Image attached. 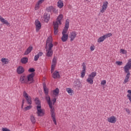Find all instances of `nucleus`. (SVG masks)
<instances>
[{"label": "nucleus", "mask_w": 131, "mask_h": 131, "mask_svg": "<svg viewBox=\"0 0 131 131\" xmlns=\"http://www.w3.org/2000/svg\"><path fill=\"white\" fill-rule=\"evenodd\" d=\"M124 71L126 73V75L125 77L124 82L123 83L125 84L126 82H128L129 79V76L130 75V73H129V69H131V59H129L126 64L124 67Z\"/></svg>", "instance_id": "f257e3e1"}, {"label": "nucleus", "mask_w": 131, "mask_h": 131, "mask_svg": "<svg viewBox=\"0 0 131 131\" xmlns=\"http://www.w3.org/2000/svg\"><path fill=\"white\" fill-rule=\"evenodd\" d=\"M62 19H63V15L62 14H60L57 17L56 21H53V23L54 34H55V35L58 34V32H59V25H61V24H62Z\"/></svg>", "instance_id": "f03ea898"}, {"label": "nucleus", "mask_w": 131, "mask_h": 131, "mask_svg": "<svg viewBox=\"0 0 131 131\" xmlns=\"http://www.w3.org/2000/svg\"><path fill=\"white\" fill-rule=\"evenodd\" d=\"M37 111L38 116L42 117L45 115V113H43V111L41 110V106H37Z\"/></svg>", "instance_id": "7ed1b4c3"}, {"label": "nucleus", "mask_w": 131, "mask_h": 131, "mask_svg": "<svg viewBox=\"0 0 131 131\" xmlns=\"http://www.w3.org/2000/svg\"><path fill=\"white\" fill-rule=\"evenodd\" d=\"M50 112L53 122L55 125H57V121H56V115L55 114V110H50Z\"/></svg>", "instance_id": "20e7f679"}, {"label": "nucleus", "mask_w": 131, "mask_h": 131, "mask_svg": "<svg viewBox=\"0 0 131 131\" xmlns=\"http://www.w3.org/2000/svg\"><path fill=\"white\" fill-rule=\"evenodd\" d=\"M108 2L106 1L105 2L103 3V4L102 5L101 8V10H100L101 13H104L105 11L107 10V8H108Z\"/></svg>", "instance_id": "39448f33"}, {"label": "nucleus", "mask_w": 131, "mask_h": 131, "mask_svg": "<svg viewBox=\"0 0 131 131\" xmlns=\"http://www.w3.org/2000/svg\"><path fill=\"white\" fill-rule=\"evenodd\" d=\"M35 25L36 26V31L38 32L40 30V28H41V24H40V22L38 20H36Z\"/></svg>", "instance_id": "423d86ee"}, {"label": "nucleus", "mask_w": 131, "mask_h": 131, "mask_svg": "<svg viewBox=\"0 0 131 131\" xmlns=\"http://www.w3.org/2000/svg\"><path fill=\"white\" fill-rule=\"evenodd\" d=\"M76 35H77L76 32L75 31H73L70 33L69 37L70 38H71L70 39L71 41H73V40H74L75 37H76Z\"/></svg>", "instance_id": "0eeeda50"}, {"label": "nucleus", "mask_w": 131, "mask_h": 131, "mask_svg": "<svg viewBox=\"0 0 131 131\" xmlns=\"http://www.w3.org/2000/svg\"><path fill=\"white\" fill-rule=\"evenodd\" d=\"M0 21L2 22V23H3V24H5L7 25V26H8V27H10L11 26V25L9 24V21L8 20L5 19L2 16L0 15Z\"/></svg>", "instance_id": "6e6552de"}, {"label": "nucleus", "mask_w": 131, "mask_h": 131, "mask_svg": "<svg viewBox=\"0 0 131 131\" xmlns=\"http://www.w3.org/2000/svg\"><path fill=\"white\" fill-rule=\"evenodd\" d=\"M34 75H35L34 73H32L29 74L27 78V82L33 81V77H34Z\"/></svg>", "instance_id": "1a4fd4ad"}, {"label": "nucleus", "mask_w": 131, "mask_h": 131, "mask_svg": "<svg viewBox=\"0 0 131 131\" xmlns=\"http://www.w3.org/2000/svg\"><path fill=\"white\" fill-rule=\"evenodd\" d=\"M83 64L82 66L83 67V70L81 72V77H82V78L84 77V76L85 75V70H86V67L85 64H84V63H83Z\"/></svg>", "instance_id": "9d476101"}, {"label": "nucleus", "mask_w": 131, "mask_h": 131, "mask_svg": "<svg viewBox=\"0 0 131 131\" xmlns=\"http://www.w3.org/2000/svg\"><path fill=\"white\" fill-rule=\"evenodd\" d=\"M48 44V50H49V51H52V48H53V47H54V45H53V43H52V42H51V40H50V38H48L47 40V42H46V45Z\"/></svg>", "instance_id": "9b49d317"}, {"label": "nucleus", "mask_w": 131, "mask_h": 131, "mask_svg": "<svg viewBox=\"0 0 131 131\" xmlns=\"http://www.w3.org/2000/svg\"><path fill=\"white\" fill-rule=\"evenodd\" d=\"M107 121L111 123H115L116 122V118L114 116L107 118Z\"/></svg>", "instance_id": "f8f14e48"}, {"label": "nucleus", "mask_w": 131, "mask_h": 131, "mask_svg": "<svg viewBox=\"0 0 131 131\" xmlns=\"http://www.w3.org/2000/svg\"><path fill=\"white\" fill-rule=\"evenodd\" d=\"M51 18L50 14L46 12L44 14V18H45V21L46 22V23H48L49 21L50 20V18Z\"/></svg>", "instance_id": "ddd939ff"}, {"label": "nucleus", "mask_w": 131, "mask_h": 131, "mask_svg": "<svg viewBox=\"0 0 131 131\" xmlns=\"http://www.w3.org/2000/svg\"><path fill=\"white\" fill-rule=\"evenodd\" d=\"M52 77L54 79H56V78H60V73L57 71H55L52 75Z\"/></svg>", "instance_id": "4468645a"}, {"label": "nucleus", "mask_w": 131, "mask_h": 131, "mask_svg": "<svg viewBox=\"0 0 131 131\" xmlns=\"http://www.w3.org/2000/svg\"><path fill=\"white\" fill-rule=\"evenodd\" d=\"M68 37H69V36L67 34L62 35V36L61 37L62 41H63V42L67 41V40H68Z\"/></svg>", "instance_id": "2eb2a0df"}, {"label": "nucleus", "mask_w": 131, "mask_h": 131, "mask_svg": "<svg viewBox=\"0 0 131 131\" xmlns=\"http://www.w3.org/2000/svg\"><path fill=\"white\" fill-rule=\"evenodd\" d=\"M33 49V47L32 46H30L25 51L24 55H28L31 53V51Z\"/></svg>", "instance_id": "dca6fc26"}, {"label": "nucleus", "mask_w": 131, "mask_h": 131, "mask_svg": "<svg viewBox=\"0 0 131 131\" xmlns=\"http://www.w3.org/2000/svg\"><path fill=\"white\" fill-rule=\"evenodd\" d=\"M46 11L48 13H52L55 11V8L53 6H49L46 8Z\"/></svg>", "instance_id": "f3484780"}, {"label": "nucleus", "mask_w": 131, "mask_h": 131, "mask_svg": "<svg viewBox=\"0 0 131 131\" xmlns=\"http://www.w3.org/2000/svg\"><path fill=\"white\" fill-rule=\"evenodd\" d=\"M106 38H107V35H103L101 37H100L98 39V42H102L103 41H104V40H105V39H106Z\"/></svg>", "instance_id": "a211bd4d"}, {"label": "nucleus", "mask_w": 131, "mask_h": 131, "mask_svg": "<svg viewBox=\"0 0 131 131\" xmlns=\"http://www.w3.org/2000/svg\"><path fill=\"white\" fill-rule=\"evenodd\" d=\"M17 72L18 74H22L24 72V68L23 67H19L17 69Z\"/></svg>", "instance_id": "6ab92c4d"}, {"label": "nucleus", "mask_w": 131, "mask_h": 131, "mask_svg": "<svg viewBox=\"0 0 131 131\" xmlns=\"http://www.w3.org/2000/svg\"><path fill=\"white\" fill-rule=\"evenodd\" d=\"M34 101L35 103L36 104V105H37V107H38L39 106H41V102H40V100H39V99H38V97H36L35 99H34Z\"/></svg>", "instance_id": "aec40b11"}, {"label": "nucleus", "mask_w": 131, "mask_h": 131, "mask_svg": "<svg viewBox=\"0 0 131 131\" xmlns=\"http://www.w3.org/2000/svg\"><path fill=\"white\" fill-rule=\"evenodd\" d=\"M43 89L44 91V93L45 95H49V89L47 88V86H46V84H43Z\"/></svg>", "instance_id": "412c9836"}, {"label": "nucleus", "mask_w": 131, "mask_h": 131, "mask_svg": "<svg viewBox=\"0 0 131 131\" xmlns=\"http://www.w3.org/2000/svg\"><path fill=\"white\" fill-rule=\"evenodd\" d=\"M74 88H76V86L77 88H80V86H81L80 82H79V81H77L74 82Z\"/></svg>", "instance_id": "4be33fe9"}, {"label": "nucleus", "mask_w": 131, "mask_h": 131, "mask_svg": "<svg viewBox=\"0 0 131 131\" xmlns=\"http://www.w3.org/2000/svg\"><path fill=\"white\" fill-rule=\"evenodd\" d=\"M26 100L28 104V105H31L32 104V98H31V96L26 98Z\"/></svg>", "instance_id": "5701e85b"}, {"label": "nucleus", "mask_w": 131, "mask_h": 131, "mask_svg": "<svg viewBox=\"0 0 131 131\" xmlns=\"http://www.w3.org/2000/svg\"><path fill=\"white\" fill-rule=\"evenodd\" d=\"M46 56L47 57H52L53 56V50H48Z\"/></svg>", "instance_id": "b1692460"}, {"label": "nucleus", "mask_w": 131, "mask_h": 131, "mask_svg": "<svg viewBox=\"0 0 131 131\" xmlns=\"http://www.w3.org/2000/svg\"><path fill=\"white\" fill-rule=\"evenodd\" d=\"M20 61L23 64H26L28 62V58L23 57L21 59Z\"/></svg>", "instance_id": "393cba45"}, {"label": "nucleus", "mask_w": 131, "mask_h": 131, "mask_svg": "<svg viewBox=\"0 0 131 131\" xmlns=\"http://www.w3.org/2000/svg\"><path fill=\"white\" fill-rule=\"evenodd\" d=\"M48 104L49 105V107H50L51 110H55V108H54V107H53L52 101H51V98L50 97H49Z\"/></svg>", "instance_id": "a878e982"}, {"label": "nucleus", "mask_w": 131, "mask_h": 131, "mask_svg": "<svg viewBox=\"0 0 131 131\" xmlns=\"http://www.w3.org/2000/svg\"><path fill=\"white\" fill-rule=\"evenodd\" d=\"M57 4H58L57 7H58V8H59V9L63 8V6H64V5H63V2H62V1L59 0Z\"/></svg>", "instance_id": "bb28decb"}, {"label": "nucleus", "mask_w": 131, "mask_h": 131, "mask_svg": "<svg viewBox=\"0 0 131 131\" xmlns=\"http://www.w3.org/2000/svg\"><path fill=\"white\" fill-rule=\"evenodd\" d=\"M96 76H97V73L96 72H93L90 75H89L88 77H90V78H92V79H94L95 77Z\"/></svg>", "instance_id": "cd10ccee"}, {"label": "nucleus", "mask_w": 131, "mask_h": 131, "mask_svg": "<svg viewBox=\"0 0 131 131\" xmlns=\"http://www.w3.org/2000/svg\"><path fill=\"white\" fill-rule=\"evenodd\" d=\"M25 76L21 77L20 78V81L21 83H27V78H24Z\"/></svg>", "instance_id": "c85d7f7f"}, {"label": "nucleus", "mask_w": 131, "mask_h": 131, "mask_svg": "<svg viewBox=\"0 0 131 131\" xmlns=\"http://www.w3.org/2000/svg\"><path fill=\"white\" fill-rule=\"evenodd\" d=\"M86 81L90 84H93L94 83V79L88 77V78L86 79Z\"/></svg>", "instance_id": "c756f323"}, {"label": "nucleus", "mask_w": 131, "mask_h": 131, "mask_svg": "<svg viewBox=\"0 0 131 131\" xmlns=\"http://www.w3.org/2000/svg\"><path fill=\"white\" fill-rule=\"evenodd\" d=\"M59 93H60L59 88H56L55 90H53V94L55 96H58L59 95Z\"/></svg>", "instance_id": "7c9ffc66"}, {"label": "nucleus", "mask_w": 131, "mask_h": 131, "mask_svg": "<svg viewBox=\"0 0 131 131\" xmlns=\"http://www.w3.org/2000/svg\"><path fill=\"white\" fill-rule=\"evenodd\" d=\"M40 5H41V3H39L38 1L37 3L36 4L35 7V10H38L40 7Z\"/></svg>", "instance_id": "2f4dec72"}, {"label": "nucleus", "mask_w": 131, "mask_h": 131, "mask_svg": "<svg viewBox=\"0 0 131 131\" xmlns=\"http://www.w3.org/2000/svg\"><path fill=\"white\" fill-rule=\"evenodd\" d=\"M30 119H31V121L32 123H34L35 122H36L35 118H34V116H33V115H31Z\"/></svg>", "instance_id": "473e14b6"}, {"label": "nucleus", "mask_w": 131, "mask_h": 131, "mask_svg": "<svg viewBox=\"0 0 131 131\" xmlns=\"http://www.w3.org/2000/svg\"><path fill=\"white\" fill-rule=\"evenodd\" d=\"M23 97H24V98H25V99H27V98H29V97H30V96H29L28 94H27V93H26V91L23 92Z\"/></svg>", "instance_id": "72a5a7b5"}, {"label": "nucleus", "mask_w": 131, "mask_h": 131, "mask_svg": "<svg viewBox=\"0 0 131 131\" xmlns=\"http://www.w3.org/2000/svg\"><path fill=\"white\" fill-rule=\"evenodd\" d=\"M65 28L66 29H68V28H69V21L68 19L66 21Z\"/></svg>", "instance_id": "f704fd0d"}, {"label": "nucleus", "mask_w": 131, "mask_h": 131, "mask_svg": "<svg viewBox=\"0 0 131 131\" xmlns=\"http://www.w3.org/2000/svg\"><path fill=\"white\" fill-rule=\"evenodd\" d=\"M56 64H57V59L56 57H54L52 61V64L56 65Z\"/></svg>", "instance_id": "c9c22d12"}, {"label": "nucleus", "mask_w": 131, "mask_h": 131, "mask_svg": "<svg viewBox=\"0 0 131 131\" xmlns=\"http://www.w3.org/2000/svg\"><path fill=\"white\" fill-rule=\"evenodd\" d=\"M55 67H56V65L55 64L51 65V73H53V72H54V70H55Z\"/></svg>", "instance_id": "e433bc0d"}, {"label": "nucleus", "mask_w": 131, "mask_h": 131, "mask_svg": "<svg viewBox=\"0 0 131 131\" xmlns=\"http://www.w3.org/2000/svg\"><path fill=\"white\" fill-rule=\"evenodd\" d=\"M67 92H68V94H71V95H72V89L71 88H67Z\"/></svg>", "instance_id": "4c0bfd02"}, {"label": "nucleus", "mask_w": 131, "mask_h": 131, "mask_svg": "<svg viewBox=\"0 0 131 131\" xmlns=\"http://www.w3.org/2000/svg\"><path fill=\"white\" fill-rule=\"evenodd\" d=\"M32 108V106L28 105L27 107H25V111H27V110H30Z\"/></svg>", "instance_id": "58836bf2"}, {"label": "nucleus", "mask_w": 131, "mask_h": 131, "mask_svg": "<svg viewBox=\"0 0 131 131\" xmlns=\"http://www.w3.org/2000/svg\"><path fill=\"white\" fill-rule=\"evenodd\" d=\"M120 53H122V54H123L124 55V54H126V53H127V52L126 51V50L121 49L120 50Z\"/></svg>", "instance_id": "ea45409f"}, {"label": "nucleus", "mask_w": 131, "mask_h": 131, "mask_svg": "<svg viewBox=\"0 0 131 131\" xmlns=\"http://www.w3.org/2000/svg\"><path fill=\"white\" fill-rule=\"evenodd\" d=\"M28 71L31 73H33V72H34V71H35V70L34 68H30L28 70Z\"/></svg>", "instance_id": "a19ab883"}, {"label": "nucleus", "mask_w": 131, "mask_h": 131, "mask_svg": "<svg viewBox=\"0 0 131 131\" xmlns=\"http://www.w3.org/2000/svg\"><path fill=\"white\" fill-rule=\"evenodd\" d=\"M67 30H68V29H64L62 32V34L64 35V34H67L66 33H67Z\"/></svg>", "instance_id": "79ce46f5"}, {"label": "nucleus", "mask_w": 131, "mask_h": 131, "mask_svg": "<svg viewBox=\"0 0 131 131\" xmlns=\"http://www.w3.org/2000/svg\"><path fill=\"white\" fill-rule=\"evenodd\" d=\"M38 58H39V56L37 54L34 57V61H37L38 60Z\"/></svg>", "instance_id": "37998d69"}, {"label": "nucleus", "mask_w": 131, "mask_h": 131, "mask_svg": "<svg viewBox=\"0 0 131 131\" xmlns=\"http://www.w3.org/2000/svg\"><path fill=\"white\" fill-rule=\"evenodd\" d=\"M116 64H117V65H122L123 63L122 62V61H116Z\"/></svg>", "instance_id": "c03bdc74"}, {"label": "nucleus", "mask_w": 131, "mask_h": 131, "mask_svg": "<svg viewBox=\"0 0 131 131\" xmlns=\"http://www.w3.org/2000/svg\"><path fill=\"white\" fill-rule=\"evenodd\" d=\"M101 84L102 85H105V84H106V80H102L101 82Z\"/></svg>", "instance_id": "a18cd8bd"}, {"label": "nucleus", "mask_w": 131, "mask_h": 131, "mask_svg": "<svg viewBox=\"0 0 131 131\" xmlns=\"http://www.w3.org/2000/svg\"><path fill=\"white\" fill-rule=\"evenodd\" d=\"M43 53L42 52H39L37 55L38 56V57H41Z\"/></svg>", "instance_id": "49530a36"}, {"label": "nucleus", "mask_w": 131, "mask_h": 131, "mask_svg": "<svg viewBox=\"0 0 131 131\" xmlns=\"http://www.w3.org/2000/svg\"><path fill=\"white\" fill-rule=\"evenodd\" d=\"M104 35H106L107 37H110V36H112V33H108V34H106Z\"/></svg>", "instance_id": "de8ad7c7"}, {"label": "nucleus", "mask_w": 131, "mask_h": 131, "mask_svg": "<svg viewBox=\"0 0 131 131\" xmlns=\"http://www.w3.org/2000/svg\"><path fill=\"white\" fill-rule=\"evenodd\" d=\"M90 50L91 51H94L95 50V46H91Z\"/></svg>", "instance_id": "09e8293b"}, {"label": "nucleus", "mask_w": 131, "mask_h": 131, "mask_svg": "<svg viewBox=\"0 0 131 131\" xmlns=\"http://www.w3.org/2000/svg\"><path fill=\"white\" fill-rule=\"evenodd\" d=\"M1 61H2V62H3V63H5V62H6V58H2Z\"/></svg>", "instance_id": "8fccbe9b"}, {"label": "nucleus", "mask_w": 131, "mask_h": 131, "mask_svg": "<svg viewBox=\"0 0 131 131\" xmlns=\"http://www.w3.org/2000/svg\"><path fill=\"white\" fill-rule=\"evenodd\" d=\"M57 101V99L56 98H54L53 100H52V102H53V104H55V103H56V101Z\"/></svg>", "instance_id": "3c124183"}, {"label": "nucleus", "mask_w": 131, "mask_h": 131, "mask_svg": "<svg viewBox=\"0 0 131 131\" xmlns=\"http://www.w3.org/2000/svg\"><path fill=\"white\" fill-rule=\"evenodd\" d=\"M24 101H25V100L23 99L22 101L21 108H23V106H24Z\"/></svg>", "instance_id": "603ef678"}, {"label": "nucleus", "mask_w": 131, "mask_h": 131, "mask_svg": "<svg viewBox=\"0 0 131 131\" xmlns=\"http://www.w3.org/2000/svg\"><path fill=\"white\" fill-rule=\"evenodd\" d=\"M125 110L127 112V113H128V114L130 113V111H129V110L128 108H126Z\"/></svg>", "instance_id": "864d4df0"}, {"label": "nucleus", "mask_w": 131, "mask_h": 131, "mask_svg": "<svg viewBox=\"0 0 131 131\" xmlns=\"http://www.w3.org/2000/svg\"><path fill=\"white\" fill-rule=\"evenodd\" d=\"M49 98L51 99V98L50 97V96H48L46 97V99H47V101H48V103H49Z\"/></svg>", "instance_id": "5fc2aeb1"}, {"label": "nucleus", "mask_w": 131, "mask_h": 131, "mask_svg": "<svg viewBox=\"0 0 131 131\" xmlns=\"http://www.w3.org/2000/svg\"><path fill=\"white\" fill-rule=\"evenodd\" d=\"M45 0H39L38 2L41 4H42V2H44Z\"/></svg>", "instance_id": "6e6d98bb"}, {"label": "nucleus", "mask_w": 131, "mask_h": 131, "mask_svg": "<svg viewBox=\"0 0 131 131\" xmlns=\"http://www.w3.org/2000/svg\"><path fill=\"white\" fill-rule=\"evenodd\" d=\"M119 1H120V2H122V1H123V0H119Z\"/></svg>", "instance_id": "4d7b16f0"}]
</instances>
